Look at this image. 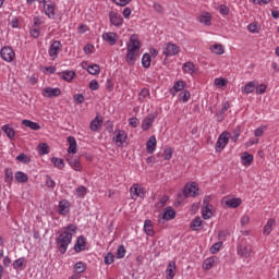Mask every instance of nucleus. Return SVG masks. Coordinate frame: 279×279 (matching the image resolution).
Here are the masks:
<instances>
[{
	"instance_id": "1",
	"label": "nucleus",
	"mask_w": 279,
	"mask_h": 279,
	"mask_svg": "<svg viewBox=\"0 0 279 279\" xmlns=\"http://www.w3.org/2000/svg\"><path fill=\"white\" fill-rule=\"evenodd\" d=\"M141 53V40L136 35H131L129 43L126 44L125 60L129 66H134L138 56Z\"/></svg>"
},
{
	"instance_id": "2",
	"label": "nucleus",
	"mask_w": 279,
	"mask_h": 279,
	"mask_svg": "<svg viewBox=\"0 0 279 279\" xmlns=\"http://www.w3.org/2000/svg\"><path fill=\"white\" fill-rule=\"evenodd\" d=\"M73 234H77V226L69 225L63 228V231L60 233L57 241L60 254H66V250L73 240Z\"/></svg>"
},
{
	"instance_id": "3",
	"label": "nucleus",
	"mask_w": 279,
	"mask_h": 279,
	"mask_svg": "<svg viewBox=\"0 0 279 279\" xmlns=\"http://www.w3.org/2000/svg\"><path fill=\"white\" fill-rule=\"evenodd\" d=\"M182 195H184V197H197V195H199V187H197V183L192 182L191 184H185L183 187V194L179 193V197H182Z\"/></svg>"
},
{
	"instance_id": "4",
	"label": "nucleus",
	"mask_w": 279,
	"mask_h": 279,
	"mask_svg": "<svg viewBox=\"0 0 279 279\" xmlns=\"http://www.w3.org/2000/svg\"><path fill=\"white\" fill-rule=\"evenodd\" d=\"M238 256L250 258L252 256V245L245 244V240H241L238 245Z\"/></svg>"
},
{
	"instance_id": "5",
	"label": "nucleus",
	"mask_w": 279,
	"mask_h": 279,
	"mask_svg": "<svg viewBox=\"0 0 279 279\" xmlns=\"http://www.w3.org/2000/svg\"><path fill=\"white\" fill-rule=\"evenodd\" d=\"M230 141V133L228 132H222L219 137L218 141L216 143V151H223V149L226 148V145H228Z\"/></svg>"
},
{
	"instance_id": "6",
	"label": "nucleus",
	"mask_w": 279,
	"mask_h": 279,
	"mask_svg": "<svg viewBox=\"0 0 279 279\" xmlns=\"http://www.w3.org/2000/svg\"><path fill=\"white\" fill-rule=\"evenodd\" d=\"M221 204L227 208H239V206L243 204V201L241 198H232L230 196H227L222 198Z\"/></svg>"
},
{
	"instance_id": "7",
	"label": "nucleus",
	"mask_w": 279,
	"mask_h": 279,
	"mask_svg": "<svg viewBox=\"0 0 279 279\" xmlns=\"http://www.w3.org/2000/svg\"><path fill=\"white\" fill-rule=\"evenodd\" d=\"M180 53V47L175 44L168 43L163 46V56H178Z\"/></svg>"
},
{
	"instance_id": "8",
	"label": "nucleus",
	"mask_w": 279,
	"mask_h": 279,
	"mask_svg": "<svg viewBox=\"0 0 279 279\" xmlns=\"http://www.w3.org/2000/svg\"><path fill=\"white\" fill-rule=\"evenodd\" d=\"M0 54L4 62H12L15 58L14 50L12 49V47L8 46L1 49Z\"/></svg>"
},
{
	"instance_id": "9",
	"label": "nucleus",
	"mask_w": 279,
	"mask_h": 279,
	"mask_svg": "<svg viewBox=\"0 0 279 279\" xmlns=\"http://www.w3.org/2000/svg\"><path fill=\"white\" fill-rule=\"evenodd\" d=\"M102 40H105V43H109L111 47H114L119 40V35L114 32L104 33Z\"/></svg>"
},
{
	"instance_id": "10",
	"label": "nucleus",
	"mask_w": 279,
	"mask_h": 279,
	"mask_svg": "<svg viewBox=\"0 0 279 279\" xmlns=\"http://www.w3.org/2000/svg\"><path fill=\"white\" fill-rule=\"evenodd\" d=\"M157 118L158 113L156 112L148 114L142 122V130L147 132V130L151 128V124L154 123V121H156Z\"/></svg>"
},
{
	"instance_id": "11",
	"label": "nucleus",
	"mask_w": 279,
	"mask_h": 279,
	"mask_svg": "<svg viewBox=\"0 0 279 279\" xmlns=\"http://www.w3.org/2000/svg\"><path fill=\"white\" fill-rule=\"evenodd\" d=\"M109 21L111 25H114V27H121V25H123V17L114 11L109 12Z\"/></svg>"
},
{
	"instance_id": "12",
	"label": "nucleus",
	"mask_w": 279,
	"mask_h": 279,
	"mask_svg": "<svg viewBox=\"0 0 279 279\" xmlns=\"http://www.w3.org/2000/svg\"><path fill=\"white\" fill-rule=\"evenodd\" d=\"M44 97H60L62 95V90L59 87H45L43 90Z\"/></svg>"
},
{
	"instance_id": "13",
	"label": "nucleus",
	"mask_w": 279,
	"mask_h": 279,
	"mask_svg": "<svg viewBox=\"0 0 279 279\" xmlns=\"http://www.w3.org/2000/svg\"><path fill=\"white\" fill-rule=\"evenodd\" d=\"M86 250V238L84 235H80L74 245V251L80 254V252H84Z\"/></svg>"
},
{
	"instance_id": "14",
	"label": "nucleus",
	"mask_w": 279,
	"mask_h": 279,
	"mask_svg": "<svg viewBox=\"0 0 279 279\" xmlns=\"http://www.w3.org/2000/svg\"><path fill=\"white\" fill-rule=\"evenodd\" d=\"M125 138H128V133H125V131H122V130L116 131V136L113 137V141H116L119 147H121V145L125 143Z\"/></svg>"
},
{
	"instance_id": "15",
	"label": "nucleus",
	"mask_w": 279,
	"mask_h": 279,
	"mask_svg": "<svg viewBox=\"0 0 279 279\" xmlns=\"http://www.w3.org/2000/svg\"><path fill=\"white\" fill-rule=\"evenodd\" d=\"M62 49V44L58 40L53 41L49 49L50 58H58V51Z\"/></svg>"
},
{
	"instance_id": "16",
	"label": "nucleus",
	"mask_w": 279,
	"mask_h": 279,
	"mask_svg": "<svg viewBox=\"0 0 279 279\" xmlns=\"http://www.w3.org/2000/svg\"><path fill=\"white\" fill-rule=\"evenodd\" d=\"M185 87H186V83H184V81L175 82L173 87L170 89L171 96L175 97V94L180 93L181 90H184Z\"/></svg>"
},
{
	"instance_id": "17",
	"label": "nucleus",
	"mask_w": 279,
	"mask_h": 279,
	"mask_svg": "<svg viewBox=\"0 0 279 279\" xmlns=\"http://www.w3.org/2000/svg\"><path fill=\"white\" fill-rule=\"evenodd\" d=\"M45 14L49 19H56V4L50 2L49 4H44Z\"/></svg>"
},
{
	"instance_id": "18",
	"label": "nucleus",
	"mask_w": 279,
	"mask_h": 279,
	"mask_svg": "<svg viewBox=\"0 0 279 279\" xmlns=\"http://www.w3.org/2000/svg\"><path fill=\"white\" fill-rule=\"evenodd\" d=\"M68 162L74 171H82V163L80 162V157H69Z\"/></svg>"
},
{
	"instance_id": "19",
	"label": "nucleus",
	"mask_w": 279,
	"mask_h": 279,
	"mask_svg": "<svg viewBox=\"0 0 279 279\" xmlns=\"http://www.w3.org/2000/svg\"><path fill=\"white\" fill-rule=\"evenodd\" d=\"M204 204L206 206L203 207V219H210L213 217V210L210 209L213 206L208 204V197L204 198Z\"/></svg>"
},
{
	"instance_id": "20",
	"label": "nucleus",
	"mask_w": 279,
	"mask_h": 279,
	"mask_svg": "<svg viewBox=\"0 0 279 279\" xmlns=\"http://www.w3.org/2000/svg\"><path fill=\"white\" fill-rule=\"evenodd\" d=\"M69 148L68 154H77V141H75V137L69 136L68 137Z\"/></svg>"
},
{
	"instance_id": "21",
	"label": "nucleus",
	"mask_w": 279,
	"mask_h": 279,
	"mask_svg": "<svg viewBox=\"0 0 279 279\" xmlns=\"http://www.w3.org/2000/svg\"><path fill=\"white\" fill-rule=\"evenodd\" d=\"M175 278V262H170L166 270V279Z\"/></svg>"
},
{
	"instance_id": "22",
	"label": "nucleus",
	"mask_w": 279,
	"mask_h": 279,
	"mask_svg": "<svg viewBox=\"0 0 279 279\" xmlns=\"http://www.w3.org/2000/svg\"><path fill=\"white\" fill-rule=\"evenodd\" d=\"M156 136L151 135L146 143V151L147 154H153L156 151Z\"/></svg>"
},
{
	"instance_id": "23",
	"label": "nucleus",
	"mask_w": 279,
	"mask_h": 279,
	"mask_svg": "<svg viewBox=\"0 0 279 279\" xmlns=\"http://www.w3.org/2000/svg\"><path fill=\"white\" fill-rule=\"evenodd\" d=\"M161 219L166 221H171V219H175V210L172 207H167L165 213L161 215Z\"/></svg>"
},
{
	"instance_id": "24",
	"label": "nucleus",
	"mask_w": 279,
	"mask_h": 279,
	"mask_svg": "<svg viewBox=\"0 0 279 279\" xmlns=\"http://www.w3.org/2000/svg\"><path fill=\"white\" fill-rule=\"evenodd\" d=\"M2 132H4V134H7V136L10 141H14L15 132H14V128H12V125L4 124L2 126Z\"/></svg>"
},
{
	"instance_id": "25",
	"label": "nucleus",
	"mask_w": 279,
	"mask_h": 279,
	"mask_svg": "<svg viewBox=\"0 0 279 279\" xmlns=\"http://www.w3.org/2000/svg\"><path fill=\"white\" fill-rule=\"evenodd\" d=\"M241 162L244 167H250V165L254 162V155L244 153L243 156L241 157Z\"/></svg>"
},
{
	"instance_id": "26",
	"label": "nucleus",
	"mask_w": 279,
	"mask_h": 279,
	"mask_svg": "<svg viewBox=\"0 0 279 279\" xmlns=\"http://www.w3.org/2000/svg\"><path fill=\"white\" fill-rule=\"evenodd\" d=\"M144 232L147 234V236H154V225L151 220H145Z\"/></svg>"
},
{
	"instance_id": "27",
	"label": "nucleus",
	"mask_w": 279,
	"mask_h": 279,
	"mask_svg": "<svg viewBox=\"0 0 279 279\" xmlns=\"http://www.w3.org/2000/svg\"><path fill=\"white\" fill-rule=\"evenodd\" d=\"M209 49L213 53H216V56H223V53H226L223 45L221 44H215L214 46H210Z\"/></svg>"
},
{
	"instance_id": "28",
	"label": "nucleus",
	"mask_w": 279,
	"mask_h": 279,
	"mask_svg": "<svg viewBox=\"0 0 279 279\" xmlns=\"http://www.w3.org/2000/svg\"><path fill=\"white\" fill-rule=\"evenodd\" d=\"M22 124L25 128H29V130H40V124H38V122H34L32 120H23Z\"/></svg>"
},
{
	"instance_id": "29",
	"label": "nucleus",
	"mask_w": 279,
	"mask_h": 279,
	"mask_svg": "<svg viewBox=\"0 0 279 279\" xmlns=\"http://www.w3.org/2000/svg\"><path fill=\"white\" fill-rule=\"evenodd\" d=\"M15 180L20 184H25V182H27L29 180V177H27V174H25L23 171H17L15 173Z\"/></svg>"
},
{
	"instance_id": "30",
	"label": "nucleus",
	"mask_w": 279,
	"mask_h": 279,
	"mask_svg": "<svg viewBox=\"0 0 279 279\" xmlns=\"http://www.w3.org/2000/svg\"><path fill=\"white\" fill-rule=\"evenodd\" d=\"M74 77H75V71L65 70L62 72L61 78L64 80V82H73Z\"/></svg>"
},
{
	"instance_id": "31",
	"label": "nucleus",
	"mask_w": 279,
	"mask_h": 279,
	"mask_svg": "<svg viewBox=\"0 0 279 279\" xmlns=\"http://www.w3.org/2000/svg\"><path fill=\"white\" fill-rule=\"evenodd\" d=\"M256 82H248L244 87H243V93H246V95H250V93H254L256 90Z\"/></svg>"
},
{
	"instance_id": "32",
	"label": "nucleus",
	"mask_w": 279,
	"mask_h": 279,
	"mask_svg": "<svg viewBox=\"0 0 279 279\" xmlns=\"http://www.w3.org/2000/svg\"><path fill=\"white\" fill-rule=\"evenodd\" d=\"M276 226V219L271 218L267 221L266 226L264 227V234H271V228Z\"/></svg>"
},
{
	"instance_id": "33",
	"label": "nucleus",
	"mask_w": 279,
	"mask_h": 279,
	"mask_svg": "<svg viewBox=\"0 0 279 279\" xmlns=\"http://www.w3.org/2000/svg\"><path fill=\"white\" fill-rule=\"evenodd\" d=\"M89 128L92 130V132H99V128H101V121L99 120V118H95L90 124Z\"/></svg>"
},
{
	"instance_id": "34",
	"label": "nucleus",
	"mask_w": 279,
	"mask_h": 279,
	"mask_svg": "<svg viewBox=\"0 0 279 279\" xmlns=\"http://www.w3.org/2000/svg\"><path fill=\"white\" fill-rule=\"evenodd\" d=\"M142 65L144 66V69H149V66H151V54L144 53L142 58Z\"/></svg>"
},
{
	"instance_id": "35",
	"label": "nucleus",
	"mask_w": 279,
	"mask_h": 279,
	"mask_svg": "<svg viewBox=\"0 0 279 279\" xmlns=\"http://www.w3.org/2000/svg\"><path fill=\"white\" fill-rule=\"evenodd\" d=\"M13 180H14V173L12 172V168H7L5 169L4 182L7 184H12Z\"/></svg>"
},
{
	"instance_id": "36",
	"label": "nucleus",
	"mask_w": 279,
	"mask_h": 279,
	"mask_svg": "<svg viewBox=\"0 0 279 279\" xmlns=\"http://www.w3.org/2000/svg\"><path fill=\"white\" fill-rule=\"evenodd\" d=\"M15 160H19V162H23V165H29L32 162V158L24 153L20 154L15 158Z\"/></svg>"
},
{
	"instance_id": "37",
	"label": "nucleus",
	"mask_w": 279,
	"mask_h": 279,
	"mask_svg": "<svg viewBox=\"0 0 279 279\" xmlns=\"http://www.w3.org/2000/svg\"><path fill=\"white\" fill-rule=\"evenodd\" d=\"M215 267V257H209L203 262V269H213Z\"/></svg>"
},
{
	"instance_id": "38",
	"label": "nucleus",
	"mask_w": 279,
	"mask_h": 279,
	"mask_svg": "<svg viewBox=\"0 0 279 279\" xmlns=\"http://www.w3.org/2000/svg\"><path fill=\"white\" fill-rule=\"evenodd\" d=\"M211 19L210 13H206L205 15L198 16V23H202L203 25H210Z\"/></svg>"
},
{
	"instance_id": "39",
	"label": "nucleus",
	"mask_w": 279,
	"mask_h": 279,
	"mask_svg": "<svg viewBox=\"0 0 279 279\" xmlns=\"http://www.w3.org/2000/svg\"><path fill=\"white\" fill-rule=\"evenodd\" d=\"M149 97V89L143 88L138 95V101L142 104L147 101V98Z\"/></svg>"
},
{
	"instance_id": "40",
	"label": "nucleus",
	"mask_w": 279,
	"mask_h": 279,
	"mask_svg": "<svg viewBox=\"0 0 279 279\" xmlns=\"http://www.w3.org/2000/svg\"><path fill=\"white\" fill-rule=\"evenodd\" d=\"M101 69L99 68V64H93L87 68V72L90 75H99Z\"/></svg>"
},
{
	"instance_id": "41",
	"label": "nucleus",
	"mask_w": 279,
	"mask_h": 279,
	"mask_svg": "<svg viewBox=\"0 0 279 279\" xmlns=\"http://www.w3.org/2000/svg\"><path fill=\"white\" fill-rule=\"evenodd\" d=\"M51 162L57 169H64V160L62 158L53 157Z\"/></svg>"
},
{
	"instance_id": "42",
	"label": "nucleus",
	"mask_w": 279,
	"mask_h": 279,
	"mask_svg": "<svg viewBox=\"0 0 279 279\" xmlns=\"http://www.w3.org/2000/svg\"><path fill=\"white\" fill-rule=\"evenodd\" d=\"M74 271L75 274H84L86 271V265L83 262H77L74 265Z\"/></svg>"
},
{
	"instance_id": "43",
	"label": "nucleus",
	"mask_w": 279,
	"mask_h": 279,
	"mask_svg": "<svg viewBox=\"0 0 279 279\" xmlns=\"http://www.w3.org/2000/svg\"><path fill=\"white\" fill-rule=\"evenodd\" d=\"M202 227V218L201 217H196L190 225V228L192 230H197L198 228Z\"/></svg>"
},
{
	"instance_id": "44",
	"label": "nucleus",
	"mask_w": 279,
	"mask_h": 279,
	"mask_svg": "<svg viewBox=\"0 0 279 279\" xmlns=\"http://www.w3.org/2000/svg\"><path fill=\"white\" fill-rule=\"evenodd\" d=\"M230 109V102H225L222 105L221 110L217 113L218 119H223V114H226L227 110Z\"/></svg>"
},
{
	"instance_id": "45",
	"label": "nucleus",
	"mask_w": 279,
	"mask_h": 279,
	"mask_svg": "<svg viewBox=\"0 0 279 279\" xmlns=\"http://www.w3.org/2000/svg\"><path fill=\"white\" fill-rule=\"evenodd\" d=\"M49 154V145L47 143L39 144V156Z\"/></svg>"
},
{
	"instance_id": "46",
	"label": "nucleus",
	"mask_w": 279,
	"mask_h": 279,
	"mask_svg": "<svg viewBox=\"0 0 279 279\" xmlns=\"http://www.w3.org/2000/svg\"><path fill=\"white\" fill-rule=\"evenodd\" d=\"M183 71L185 73H194L195 71V64L193 62H186L183 64Z\"/></svg>"
},
{
	"instance_id": "47",
	"label": "nucleus",
	"mask_w": 279,
	"mask_h": 279,
	"mask_svg": "<svg viewBox=\"0 0 279 279\" xmlns=\"http://www.w3.org/2000/svg\"><path fill=\"white\" fill-rule=\"evenodd\" d=\"M87 191L88 189H86V186L84 185H80L78 187H76V194L78 195V197H85Z\"/></svg>"
},
{
	"instance_id": "48",
	"label": "nucleus",
	"mask_w": 279,
	"mask_h": 279,
	"mask_svg": "<svg viewBox=\"0 0 279 279\" xmlns=\"http://www.w3.org/2000/svg\"><path fill=\"white\" fill-rule=\"evenodd\" d=\"M25 265V257L19 258L13 263L14 269H21Z\"/></svg>"
},
{
	"instance_id": "49",
	"label": "nucleus",
	"mask_w": 279,
	"mask_h": 279,
	"mask_svg": "<svg viewBox=\"0 0 279 279\" xmlns=\"http://www.w3.org/2000/svg\"><path fill=\"white\" fill-rule=\"evenodd\" d=\"M215 86H228V80L223 77L215 78Z\"/></svg>"
},
{
	"instance_id": "50",
	"label": "nucleus",
	"mask_w": 279,
	"mask_h": 279,
	"mask_svg": "<svg viewBox=\"0 0 279 279\" xmlns=\"http://www.w3.org/2000/svg\"><path fill=\"white\" fill-rule=\"evenodd\" d=\"M170 158H173V149L172 148H166L163 150V160H169Z\"/></svg>"
},
{
	"instance_id": "51",
	"label": "nucleus",
	"mask_w": 279,
	"mask_h": 279,
	"mask_svg": "<svg viewBox=\"0 0 279 279\" xmlns=\"http://www.w3.org/2000/svg\"><path fill=\"white\" fill-rule=\"evenodd\" d=\"M66 203L64 201L59 203V213L61 215H66V213H69V209H66Z\"/></svg>"
},
{
	"instance_id": "52",
	"label": "nucleus",
	"mask_w": 279,
	"mask_h": 279,
	"mask_svg": "<svg viewBox=\"0 0 279 279\" xmlns=\"http://www.w3.org/2000/svg\"><path fill=\"white\" fill-rule=\"evenodd\" d=\"M239 136H241V129L238 126V128L233 131V135L231 136L232 143H236V141H239Z\"/></svg>"
},
{
	"instance_id": "53",
	"label": "nucleus",
	"mask_w": 279,
	"mask_h": 279,
	"mask_svg": "<svg viewBox=\"0 0 279 279\" xmlns=\"http://www.w3.org/2000/svg\"><path fill=\"white\" fill-rule=\"evenodd\" d=\"M114 263V255L112 253H108L105 256V265H112Z\"/></svg>"
},
{
	"instance_id": "54",
	"label": "nucleus",
	"mask_w": 279,
	"mask_h": 279,
	"mask_svg": "<svg viewBox=\"0 0 279 279\" xmlns=\"http://www.w3.org/2000/svg\"><path fill=\"white\" fill-rule=\"evenodd\" d=\"M221 245H223V242H217L215 243L211 247H210V252L213 254H217V252H219V250H221Z\"/></svg>"
},
{
	"instance_id": "55",
	"label": "nucleus",
	"mask_w": 279,
	"mask_h": 279,
	"mask_svg": "<svg viewBox=\"0 0 279 279\" xmlns=\"http://www.w3.org/2000/svg\"><path fill=\"white\" fill-rule=\"evenodd\" d=\"M124 256H125V246L120 245L117 250V257L124 258Z\"/></svg>"
},
{
	"instance_id": "56",
	"label": "nucleus",
	"mask_w": 279,
	"mask_h": 279,
	"mask_svg": "<svg viewBox=\"0 0 279 279\" xmlns=\"http://www.w3.org/2000/svg\"><path fill=\"white\" fill-rule=\"evenodd\" d=\"M167 202H169V196L165 195V196L161 197L159 203L156 204V207L157 208H162L165 206V204H167Z\"/></svg>"
},
{
	"instance_id": "57",
	"label": "nucleus",
	"mask_w": 279,
	"mask_h": 279,
	"mask_svg": "<svg viewBox=\"0 0 279 279\" xmlns=\"http://www.w3.org/2000/svg\"><path fill=\"white\" fill-rule=\"evenodd\" d=\"M46 186L48 189H56V181H53V179H51V177H47Z\"/></svg>"
},
{
	"instance_id": "58",
	"label": "nucleus",
	"mask_w": 279,
	"mask_h": 279,
	"mask_svg": "<svg viewBox=\"0 0 279 279\" xmlns=\"http://www.w3.org/2000/svg\"><path fill=\"white\" fill-rule=\"evenodd\" d=\"M116 5H121V8H125L128 3H130L132 0H111Z\"/></svg>"
},
{
	"instance_id": "59",
	"label": "nucleus",
	"mask_w": 279,
	"mask_h": 279,
	"mask_svg": "<svg viewBox=\"0 0 279 279\" xmlns=\"http://www.w3.org/2000/svg\"><path fill=\"white\" fill-rule=\"evenodd\" d=\"M247 29L251 32V34H256L258 32V24L252 23L247 26Z\"/></svg>"
},
{
	"instance_id": "60",
	"label": "nucleus",
	"mask_w": 279,
	"mask_h": 279,
	"mask_svg": "<svg viewBox=\"0 0 279 279\" xmlns=\"http://www.w3.org/2000/svg\"><path fill=\"white\" fill-rule=\"evenodd\" d=\"M90 90H99V82L97 80H93L89 83Z\"/></svg>"
},
{
	"instance_id": "61",
	"label": "nucleus",
	"mask_w": 279,
	"mask_h": 279,
	"mask_svg": "<svg viewBox=\"0 0 279 279\" xmlns=\"http://www.w3.org/2000/svg\"><path fill=\"white\" fill-rule=\"evenodd\" d=\"M255 88H256V95H264V93H266V90H267V86H265L264 84H262Z\"/></svg>"
},
{
	"instance_id": "62",
	"label": "nucleus",
	"mask_w": 279,
	"mask_h": 279,
	"mask_svg": "<svg viewBox=\"0 0 279 279\" xmlns=\"http://www.w3.org/2000/svg\"><path fill=\"white\" fill-rule=\"evenodd\" d=\"M74 101H76V104H84V95L83 94H76L73 96Z\"/></svg>"
},
{
	"instance_id": "63",
	"label": "nucleus",
	"mask_w": 279,
	"mask_h": 279,
	"mask_svg": "<svg viewBox=\"0 0 279 279\" xmlns=\"http://www.w3.org/2000/svg\"><path fill=\"white\" fill-rule=\"evenodd\" d=\"M31 36L33 38H38L40 36V29L38 27H34L31 29Z\"/></svg>"
},
{
	"instance_id": "64",
	"label": "nucleus",
	"mask_w": 279,
	"mask_h": 279,
	"mask_svg": "<svg viewBox=\"0 0 279 279\" xmlns=\"http://www.w3.org/2000/svg\"><path fill=\"white\" fill-rule=\"evenodd\" d=\"M189 99H191V92L185 89L183 92V96L181 98V101H183V104H186V101H189Z\"/></svg>"
}]
</instances>
